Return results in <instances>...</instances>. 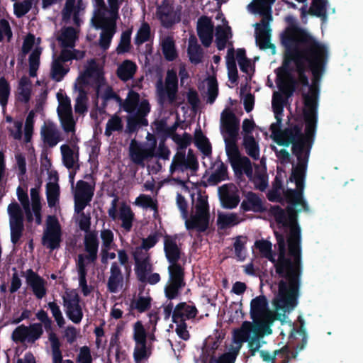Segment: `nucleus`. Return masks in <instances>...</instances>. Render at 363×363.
<instances>
[{
  "label": "nucleus",
  "mask_w": 363,
  "mask_h": 363,
  "mask_svg": "<svg viewBox=\"0 0 363 363\" xmlns=\"http://www.w3.org/2000/svg\"><path fill=\"white\" fill-rule=\"evenodd\" d=\"M199 164L196 157H195L193 151L189 150L188 154L186 156L184 152H177L172 160L170 166V171L173 173L175 171L184 172L186 169H190L193 172L197 170Z\"/></svg>",
  "instance_id": "26"
},
{
  "label": "nucleus",
  "mask_w": 363,
  "mask_h": 363,
  "mask_svg": "<svg viewBox=\"0 0 363 363\" xmlns=\"http://www.w3.org/2000/svg\"><path fill=\"white\" fill-rule=\"evenodd\" d=\"M79 82L96 86L97 95L104 100L117 98L113 89L105 82L102 67L94 60L87 62L84 72L79 77Z\"/></svg>",
  "instance_id": "5"
},
{
  "label": "nucleus",
  "mask_w": 363,
  "mask_h": 363,
  "mask_svg": "<svg viewBox=\"0 0 363 363\" xmlns=\"http://www.w3.org/2000/svg\"><path fill=\"white\" fill-rule=\"evenodd\" d=\"M43 334V325L35 323L28 326L21 325L16 328L11 333V339L16 343L34 344Z\"/></svg>",
  "instance_id": "18"
},
{
  "label": "nucleus",
  "mask_w": 363,
  "mask_h": 363,
  "mask_svg": "<svg viewBox=\"0 0 363 363\" xmlns=\"http://www.w3.org/2000/svg\"><path fill=\"white\" fill-rule=\"evenodd\" d=\"M164 313L166 318L171 315L174 323L184 322L187 319L194 318L197 314L196 308L185 302L178 303L173 309L172 303L164 307Z\"/></svg>",
  "instance_id": "24"
},
{
  "label": "nucleus",
  "mask_w": 363,
  "mask_h": 363,
  "mask_svg": "<svg viewBox=\"0 0 363 363\" xmlns=\"http://www.w3.org/2000/svg\"><path fill=\"white\" fill-rule=\"evenodd\" d=\"M234 55V49L229 48L226 56V65L229 79L233 82H235L238 79V70Z\"/></svg>",
  "instance_id": "54"
},
{
  "label": "nucleus",
  "mask_w": 363,
  "mask_h": 363,
  "mask_svg": "<svg viewBox=\"0 0 363 363\" xmlns=\"http://www.w3.org/2000/svg\"><path fill=\"white\" fill-rule=\"evenodd\" d=\"M168 272L169 279L164 286V294L172 300L178 296L179 291L185 286L184 272L180 265H169Z\"/></svg>",
  "instance_id": "19"
},
{
  "label": "nucleus",
  "mask_w": 363,
  "mask_h": 363,
  "mask_svg": "<svg viewBox=\"0 0 363 363\" xmlns=\"http://www.w3.org/2000/svg\"><path fill=\"white\" fill-rule=\"evenodd\" d=\"M241 208L246 211L259 212L264 210L262 199L255 193L248 191L244 194Z\"/></svg>",
  "instance_id": "38"
},
{
  "label": "nucleus",
  "mask_w": 363,
  "mask_h": 363,
  "mask_svg": "<svg viewBox=\"0 0 363 363\" xmlns=\"http://www.w3.org/2000/svg\"><path fill=\"white\" fill-rule=\"evenodd\" d=\"M102 32L100 35L99 44L104 50H107L111 44V40L116 32V28H101Z\"/></svg>",
  "instance_id": "57"
},
{
  "label": "nucleus",
  "mask_w": 363,
  "mask_h": 363,
  "mask_svg": "<svg viewBox=\"0 0 363 363\" xmlns=\"http://www.w3.org/2000/svg\"><path fill=\"white\" fill-rule=\"evenodd\" d=\"M184 220L188 230L203 232L208 228L210 213L206 196L198 194L196 199H193L190 216H187Z\"/></svg>",
  "instance_id": "9"
},
{
  "label": "nucleus",
  "mask_w": 363,
  "mask_h": 363,
  "mask_svg": "<svg viewBox=\"0 0 363 363\" xmlns=\"http://www.w3.org/2000/svg\"><path fill=\"white\" fill-rule=\"evenodd\" d=\"M240 221L241 219L235 213H220L218 217V223L222 228L235 225Z\"/></svg>",
  "instance_id": "58"
},
{
  "label": "nucleus",
  "mask_w": 363,
  "mask_h": 363,
  "mask_svg": "<svg viewBox=\"0 0 363 363\" xmlns=\"http://www.w3.org/2000/svg\"><path fill=\"white\" fill-rule=\"evenodd\" d=\"M107 6L104 0H94V15L91 22L96 28H116L118 18V0H108Z\"/></svg>",
  "instance_id": "10"
},
{
  "label": "nucleus",
  "mask_w": 363,
  "mask_h": 363,
  "mask_svg": "<svg viewBox=\"0 0 363 363\" xmlns=\"http://www.w3.org/2000/svg\"><path fill=\"white\" fill-rule=\"evenodd\" d=\"M86 84L79 83V78L74 85V88L77 91V96L75 99L74 111L76 113L84 114L88 110V96L84 86Z\"/></svg>",
  "instance_id": "39"
},
{
  "label": "nucleus",
  "mask_w": 363,
  "mask_h": 363,
  "mask_svg": "<svg viewBox=\"0 0 363 363\" xmlns=\"http://www.w3.org/2000/svg\"><path fill=\"white\" fill-rule=\"evenodd\" d=\"M213 28V23L210 18L203 16L198 19L196 26L197 33L205 47H208L212 43Z\"/></svg>",
  "instance_id": "31"
},
{
  "label": "nucleus",
  "mask_w": 363,
  "mask_h": 363,
  "mask_svg": "<svg viewBox=\"0 0 363 363\" xmlns=\"http://www.w3.org/2000/svg\"><path fill=\"white\" fill-rule=\"evenodd\" d=\"M195 143L197 147L205 156L211 155V145L208 139L201 133H198L195 135Z\"/></svg>",
  "instance_id": "61"
},
{
  "label": "nucleus",
  "mask_w": 363,
  "mask_h": 363,
  "mask_svg": "<svg viewBox=\"0 0 363 363\" xmlns=\"http://www.w3.org/2000/svg\"><path fill=\"white\" fill-rule=\"evenodd\" d=\"M151 301L152 298L150 296H139L131 302L130 306L133 309L143 313L149 310Z\"/></svg>",
  "instance_id": "62"
},
{
  "label": "nucleus",
  "mask_w": 363,
  "mask_h": 363,
  "mask_svg": "<svg viewBox=\"0 0 363 363\" xmlns=\"http://www.w3.org/2000/svg\"><path fill=\"white\" fill-rule=\"evenodd\" d=\"M68 72L69 67L65 65V62L57 57L53 58L51 65L50 76L54 80L60 82Z\"/></svg>",
  "instance_id": "47"
},
{
  "label": "nucleus",
  "mask_w": 363,
  "mask_h": 363,
  "mask_svg": "<svg viewBox=\"0 0 363 363\" xmlns=\"http://www.w3.org/2000/svg\"><path fill=\"white\" fill-rule=\"evenodd\" d=\"M26 280L33 294L38 299L43 298L47 294V281L32 269L26 272Z\"/></svg>",
  "instance_id": "29"
},
{
  "label": "nucleus",
  "mask_w": 363,
  "mask_h": 363,
  "mask_svg": "<svg viewBox=\"0 0 363 363\" xmlns=\"http://www.w3.org/2000/svg\"><path fill=\"white\" fill-rule=\"evenodd\" d=\"M164 250L166 257L170 265H179L177 262L182 255L177 238L171 236H165L164 240Z\"/></svg>",
  "instance_id": "34"
},
{
  "label": "nucleus",
  "mask_w": 363,
  "mask_h": 363,
  "mask_svg": "<svg viewBox=\"0 0 363 363\" xmlns=\"http://www.w3.org/2000/svg\"><path fill=\"white\" fill-rule=\"evenodd\" d=\"M249 325L250 323H242L240 328L235 329L233 331V340L232 344L228 349V352L225 353L230 354L232 357H234L235 359L240 352L242 344L245 342V340L246 339L245 330H247L248 328L247 327Z\"/></svg>",
  "instance_id": "35"
},
{
  "label": "nucleus",
  "mask_w": 363,
  "mask_h": 363,
  "mask_svg": "<svg viewBox=\"0 0 363 363\" xmlns=\"http://www.w3.org/2000/svg\"><path fill=\"white\" fill-rule=\"evenodd\" d=\"M219 195L224 207L233 208L240 202L238 189L233 184H225L219 188Z\"/></svg>",
  "instance_id": "32"
},
{
  "label": "nucleus",
  "mask_w": 363,
  "mask_h": 363,
  "mask_svg": "<svg viewBox=\"0 0 363 363\" xmlns=\"http://www.w3.org/2000/svg\"><path fill=\"white\" fill-rule=\"evenodd\" d=\"M249 11L253 13L262 16L261 23L255 25L257 44L261 49L265 50L271 48L272 45L270 43V30L269 28V23L272 21L271 9H268L267 7L264 6L261 9L251 8Z\"/></svg>",
  "instance_id": "16"
},
{
  "label": "nucleus",
  "mask_w": 363,
  "mask_h": 363,
  "mask_svg": "<svg viewBox=\"0 0 363 363\" xmlns=\"http://www.w3.org/2000/svg\"><path fill=\"white\" fill-rule=\"evenodd\" d=\"M94 187L91 184L79 181L77 183L74 192V210L80 213L91 201L93 196Z\"/></svg>",
  "instance_id": "27"
},
{
  "label": "nucleus",
  "mask_w": 363,
  "mask_h": 363,
  "mask_svg": "<svg viewBox=\"0 0 363 363\" xmlns=\"http://www.w3.org/2000/svg\"><path fill=\"white\" fill-rule=\"evenodd\" d=\"M227 178V167L221 162H215L213 172L208 179L209 182L216 184Z\"/></svg>",
  "instance_id": "48"
},
{
  "label": "nucleus",
  "mask_w": 363,
  "mask_h": 363,
  "mask_svg": "<svg viewBox=\"0 0 363 363\" xmlns=\"http://www.w3.org/2000/svg\"><path fill=\"white\" fill-rule=\"evenodd\" d=\"M130 35L131 33L129 30L124 31L121 34L119 44L116 48V52L118 54H123L130 51Z\"/></svg>",
  "instance_id": "63"
},
{
  "label": "nucleus",
  "mask_w": 363,
  "mask_h": 363,
  "mask_svg": "<svg viewBox=\"0 0 363 363\" xmlns=\"http://www.w3.org/2000/svg\"><path fill=\"white\" fill-rule=\"evenodd\" d=\"M298 282H296V288L294 293L295 303L293 308L288 311H284V314H279L277 310V306L274 304V301L279 296V293L276 295L273 299L272 304L274 308V311H270L268 308V302L267 298L263 296H259L252 299L250 303V315L255 322L253 323H261L269 325L277 319L281 321H284L286 319V313H289L297 305V297L298 296Z\"/></svg>",
  "instance_id": "4"
},
{
  "label": "nucleus",
  "mask_w": 363,
  "mask_h": 363,
  "mask_svg": "<svg viewBox=\"0 0 363 363\" xmlns=\"http://www.w3.org/2000/svg\"><path fill=\"white\" fill-rule=\"evenodd\" d=\"M218 94V87L217 81L213 77L207 79V101L213 104Z\"/></svg>",
  "instance_id": "64"
},
{
  "label": "nucleus",
  "mask_w": 363,
  "mask_h": 363,
  "mask_svg": "<svg viewBox=\"0 0 363 363\" xmlns=\"http://www.w3.org/2000/svg\"><path fill=\"white\" fill-rule=\"evenodd\" d=\"M40 136L43 143L49 147H53L62 140L61 133L55 123L45 122L40 129Z\"/></svg>",
  "instance_id": "30"
},
{
  "label": "nucleus",
  "mask_w": 363,
  "mask_h": 363,
  "mask_svg": "<svg viewBox=\"0 0 363 363\" xmlns=\"http://www.w3.org/2000/svg\"><path fill=\"white\" fill-rule=\"evenodd\" d=\"M32 84L27 77H23L20 81L18 88V98L23 102H28L31 96Z\"/></svg>",
  "instance_id": "51"
},
{
  "label": "nucleus",
  "mask_w": 363,
  "mask_h": 363,
  "mask_svg": "<svg viewBox=\"0 0 363 363\" xmlns=\"http://www.w3.org/2000/svg\"><path fill=\"white\" fill-rule=\"evenodd\" d=\"M60 151L63 164L67 168L74 169L78 167L79 150L77 147H71L69 145L64 144L61 145Z\"/></svg>",
  "instance_id": "37"
},
{
  "label": "nucleus",
  "mask_w": 363,
  "mask_h": 363,
  "mask_svg": "<svg viewBox=\"0 0 363 363\" xmlns=\"http://www.w3.org/2000/svg\"><path fill=\"white\" fill-rule=\"evenodd\" d=\"M188 55L192 63L198 64L201 62L203 52L194 36H191L189 39Z\"/></svg>",
  "instance_id": "46"
},
{
  "label": "nucleus",
  "mask_w": 363,
  "mask_h": 363,
  "mask_svg": "<svg viewBox=\"0 0 363 363\" xmlns=\"http://www.w3.org/2000/svg\"><path fill=\"white\" fill-rule=\"evenodd\" d=\"M157 16L164 27H170L179 21V16L174 10L172 6L164 2L157 8Z\"/></svg>",
  "instance_id": "33"
},
{
  "label": "nucleus",
  "mask_w": 363,
  "mask_h": 363,
  "mask_svg": "<svg viewBox=\"0 0 363 363\" xmlns=\"http://www.w3.org/2000/svg\"><path fill=\"white\" fill-rule=\"evenodd\" d=\"M61 226L58 219L55 216H48L42 238L43 245L50 250L57 248L61 242Z\"/></svg>",
  "instance_id": "22"
},
{
  "label": "nucleus",
  "mask_w": 363,
  "mask_h": 363,
  "mask_svg": "<svg viewBox=\"0 0 363 363\" xmlns=\"http://www.w3.org/2000/svg\"><path fill=\"white\" fill-rule=\"evenodd\" d=\"M63 306L68 318L75 324L81 322L83 311L79 305L78 294L74 291H67L62 296Z\"/></svg>",
  "instance_id": "25"
},
{
  "label": "nucleus",
  "mask_w": 363,
  "mask_h": 363,
  "mask_svg": "<svg viewBox=\"0 0 363 363\" xmlns=\"http://www.w3.org/2000/svg\"><path fill=\"white\" fill-rule=\"evenodd\" d=\"M305 173V165L303 163L298 164L293 169L291 179L294 180L296 185V190H287L286 197L289 203L287 207L286 213L289 211L293 212L296 218V213L301 211H307L308 208L304 203L302 197V190L303 188V177Z\"/></svg>",
  "instance_id": "11"
},
{
  "label": "nucleus",
  "mask_w": 363,
  "mask_h": 363,
  "mask_svg": "<svg viewBox=\"0 0 363 363\" xmlns=\"http://www.w3.org/2000/svg\"><path fill=\"white\" fill-rule=\"evenodd\" d=\"M123 128V124L121 118L117 115H113L108 120L106 129L105 135L110 136L114 131H121Z\"/></svg>",
  "instance_id": "60"
},
{
  "label": "nucleus",
  "mask_w": 363,
  "mask_h": 363,
  "mask_svg": "<svg viewBox=\"0 0 363 363\" xmlns=\"http://www.w3.org/2000/svg\"><path fill=\"white\" fill-rule=\"evenodd\" d=\"M101 240V249L116 248L115 235L113 232L108 228H103L99 234Z\"/></svg>",
  "instance_id": "55"
},
{
  "label": "nucleus",
  "mask_w": 363,
  "mask_h": 363,
  "mask_svg": "<svg viewBox=\"0 0 363 363\" xmlns=\"http://www.w3.org/2000/svg\"><path fill=\"white\" fill-rule=\"evenodd\" d=\"M146 140L145 143L140 144L133 139L129 145L130 160L142 167H144L145 163L155 157L157 147V140L153 134L148 133Z\"/></svg>",
  "instance_id": "13"
},
{
  "label": "nucleus",
  "mask_w": 363,
  "mask_h": 363,
  "mask_svg": "<svg viewBox=\"0 0 363 363\" xmlns=\"http://www.w3.org/2000/svg\"><path fill=\"white\" fill-rule=\"evenodd\" d=\"M244 323H250L247 330H245L246 339L245 342H247L248 347L252 352V354L259 351L262 346L260 338L264 335H269L272 333L270 325L253 323L250 321H245Z\"/></svg>",
  "instance_id": "21"
},
{
  "label": "nucleus",
  "mask_w": 363,
  "mask_h": 363,
  "mask_svg": "<svg viewBox=\"0 0 363 363\" xmlns=\"http://www.w3.org/2000/svg\"><path fill=\"white\" fill-rule=\"evenodd\" d=\"M328 11L329 13L333 14L335 12V9L329 7L328 0H319V18L321 21V30L323 34L324 33L325 25L327 23Z\"/></svg>",
  "instance_id": "59"
},
{
  "label": "nucleus",
  "mask_w": 363,
  "mask_h": 363,
  "mask_svg": "<svg viewBox=\"0 0 363 363\" xmlns=\"http://www.w3.org/2000/svg\"><path fill=\"white\" fill-rule=\"evenodd\" d=\"M177 76L174 70H168L164 85L162 80L157 83V93L161 104L178 106L177 99Z\"/></svg>",
  "instance_id": "15"
},
{
  "label": "nucleus",
  "mask_w": 363,
  "mask_h": 363,
  "mask_svg": "<svg viewBox=\"0 0 363 363\" xmlns=\"http://www.w3.org/2000/svg\"><path fill=\"white\" fill-rule=\"evenodd\" d=\"M242 145L246 153L254 160L259 158V147L255 137L244 138Z\"/></svg>",
  "instance_id": "52"
},
{
  "label": "nucleus",
  "mask_w": 363,
  "mask_h": 363,
  "mask_svg": "<svg viewBox=\"0 0 363 363\" xmlns=\"http://www.w3.org/2000/svg\"><path fill=\"white\" fill-rule=\"evenodd\" d=\"M119 218L122 220V227L129 231L132 227L134 214L129 206L121 203L119 208Z\"/></svg>",
  "instance_id": "49"
},
{
  "label": "nucleus",
  "mask_w": 363,
  "mask_h": 363,
  "mask_svg": "<svg viewBox=\"0 0 363 363\" xmlns=\"http://www.w3.org/2000/svg\"><path fill=\"white\" fill-rule=\"evenodd\" d=\"M57 99L59 104L57 112L61 127L65 133H71V138L73 140L76 132L77 120L73 116L71 101L62 94H57Z\"/></svg>",
  "instance_id": "17"
},
{
  "label": "nucleus",
  "mask_w": 363,
  "mask_h": 363,
  "mask_svg": "<svg viewBox=\"0 0 363 363\" xmlns=\"http://www.w3.org/2000/svg\"><path fill=\"white\" fill-rule=\"evenodd\" d=\"M84 247L87 253L84 256L79 255L78 256L77 262V271L79 274V284L82 289V291L84 296H87L91 292V287L86 284V272L85 269V260L89 262H93L96 259L99 242L97 235L94 232H88L84 236Z\"/></svg>",
  "instance_id": "8"
},
{
  "label": "nucleus",
  "mask_w": 363,
  "mask_h": 363,
  "mask_svg": "<svg viewBox=\"0 0 363 363\" xmlns=\"http://www.w3.org/2000/svg\"><path fill=\"white\" fill-rule=\"evenodd\" d=\"M11 240L16 244L20 240L24 230L23 212L17 203H11L8 206Z\"/></svg>",
  "instance_id": "23"
},
{
  "label": "nucleus",
  "mask_w": 363,
  "mask_h": 363,
  "mask_svg": "<svg viewBox=\"0 0 363 363\" xmlns=\"http://www.w3.org/2000/svg\"><path fill=\"white\" fill-rule=\"evenodd\" d=\"M329 60V48L325 44L319 42V84L325 74V67Z\"/></svg>",
  "instance_id": "53"
},
{
  "label": "nucleus",
  "mask_w": 363,
  "mask_h": 363,
  "mask_svg": "<svg viewBox=\"0 0 363 363\" xmlns=\"http://www.w3.org/2000/svg\"><path fill=\"white\" fill-rule=\"evenodd\" d=\"M231 37V29L225 21L216 28V43L218 50H223L228 45H230L229 40Z\"/></svg>",
  "instance_id": "41"
},
{
  "label": "nucleus",
  "mask_w": 363,
  "mask_h": 363,
  "mask_svg": "<svg viewBox=\"0 0 363 363\" xmlns=\"http://www.w3.org/2000/svg\"><path fill=\"white\" fill-rule=\"evenodd\" d=\"M124 279L120 267L116 262H113L110 269V276L107 282V287L110 292L118 293L123 289Z\"/></svg>",
  "instance_id": "36"
},
{
  "label": "nucleus",
  "mask_w": 363,
  "mask_h": 363,
  "mask_svg": "<svg viewBox=\"0 0 363 363\" xmlns=\"http://www.w3.org/2000/svg\"><path fill=\"white\" fill-rule=\"evenodd\" d=\"M135 203L136 205L140 206L143 208H150L152 209L154 211V217H157L158 211L157 200L153 199L150 196L141 194L136 199Z\"/></svg>",
  "instance_id": "56"
},
{
  "label": "nucleus",
  "mask_w": 363,
  "mask_h": 363,
  "mask_svg": "<svg viewBox=\"0 0 363 363\" xmlns=\"http://www.w3.org/2000/svg\"><path fill=\"white\" fill-rule=\"evenodd\" d=\"M272 212L277 222L286 228L288 247H286L283 235L277 233V258L272 253L270 242L259 240L255 242V247L261 256L274 264L276 272L286 278V280L280 281L279 296L274 301L277 310L279 314L283 315L284 311L291 309L295 303L294 293L296 282L299 281L301 263L300 228L293 212L286 213L278 206L273 207Z\"/></svg>",
  "instance_id": "1"
},
{
  "label": "nucleus",
  "mask_w": 363,
  "mask_h": 363,
  "mask_svg": "<svg viewBox=\"0 0 363 363\" xmlns=\"http://www.w3.org/2000/svg\"><path fill=\"white\" fill-rule=\"evenodd\" d=\"M124 111L133 113L137 108L136 112L127 119V129L134 132L140 125H147V121L145 117L150 111V106L147 100H143L139 104V94L135 92L128 94L123 104Z\"/></svg>",
  "instance_id": "6"
},
{
  "label": "nucleus",
  "mask_w": 363,
  "mask_h": 363,
  "mask_svg": "<svg viewBox=\"0 0 363 363\" xmlns=\"http://www.w3.org/2000/svg\"><path fill=\"white\" fill-rule=\"evenodd\" d=\"M80 11V2L75 6V0H67L65 8L62 11V18L65 22H69L71 18H73L74 23L77 26H79L80 19L79 18V12Z\"/></svg>",
  "instance_id": "44"
},
{
  "label": "nucleus",
  "mask_w": 363,
  "mask_h": 363,
  "mask_svg": "<svg viewBox=\"0 0 363 363\" xmlns=\"http://www.w3.org/2000/svg\"><path fill=\"white\" fill-rule=\"evenodd\" d=\"M48 340L50 342L52 363H74L70 359L63 360L62 353L60 350L61 342L56 333L51 332L48 334Z\"/></svg>",
  "instance_id": "42"
},
{
  "label": "nucleus",
  "mask_w": 363,
  "mask_h": 363,
  "mask_svg": "<svg viewBox=\"0 0 363 363\" xmlns=\"http://www.w3.org/2000/svg\"><path fill=\"white\" fill-rule=\"evenodd\" d=\"M135 263V273L139 279H143L147 273L152 271V264L150 262V255L142 248H136L133 252Z\"/></svg>",
  "instance_id": "28"
},
{
  "label": "nucleus",
  "mask_w": 363,
  "mask_h": 363,
  "mask_svg": "<svg viewBox=\"0 0 363 363\" xmlns=\"http://www.w3.org/2000/svg\"><path fill=\"white\" fill-rule=\"evenodd\" d=\"M289 38L305 47L302 58L307 64L316 79L318 76V47L315 40L305 30L293 28L288 31Z\"/></svg>",
  "instance_id": "7"
},
{
  "label": "nucleus",
  "mask_w": 363,
  "mask_h": 363,
  "mask_svg": "<svg viewBox=\"0 0 363 363\" xmlns=\"http://www.w3.org/2000/svg\"><path fill=\"white\" fill-rule=\"evenodd\" d=\"M228 149L230 155V160H228L233 170L236 173L242 174L244 172L254 183L256 189L264 191L268 185L265 168L256 166L253 170L250 160L245 156H242L240 151H238L235 146H231Z\"/></svg>",
  "instance_id": "3"
},
{
  "label": "nucleus",
  "mask_w": 363,
  "mask_h": 363,
  "mask_svg": "<svg viewBox=\"0 0 363 363\" xmlns=\"http://www.w3.org/2000/svg\"><path fill=\"white\" fill-rule=\"evenodd\" d=\"M240 130V120L230 108H225L220 113V130L224 137L225 152L228 159L230 160L228 148L235 146L238 151V146L236 139Z\"/></svg>",
  "instance_id": "12"
},
{
  "label": "nucleus",
  "mask_w": 363,
  "mask_h": 363,
  "mask_svg": "<svg viewBox=\"0 0 363 363\" xmlns=\"http://www.w3.org/2000/svg\"><path fill=\"white\" fill-rule=\"evenodd\" d=\"M163 54L167 60H173L177 57V51L175 49L174 42L172 37L164 36L160 42Z\"/></svg>",
  "instance_id": "50"
},
{
  "label": "nucleus",
  "mask_w": 363,
  "mask_h": 363,
  "mask_svg": "<svg viewBox=\"0 0 363 363\" xmlns=\"http://www.w3.org/2000/svg\"><path fill=\"white\" fill-rule=\"evenodd\" d=\"M78 29L72 27H65L60 30L57 39L60 45L64 48H74L78 38Z\"/></svg>",
  "instance_id": "40"
},
{
  "label": "nucleus",
  "mask_w": 363,
  "mask_h": 363,
  "mask_svg": "<svg viewBox=\"0 0 363 363\" xmlns=\"http://www.w3.org/2000/svg\"><path fill=\"white\" fill-rule=\"evenodd\" d=\"M47 199L50 207L55 206L58 201L60 187L57 184V177L55 175L51 181L47 184Z\"/></svg>",
  "instance_id": "45"
},
{
  "label": "nucleus",
  "mask_w": 363,
  "mask_h": 363,
  "mask_svg": "<svg viewBox=\"0 0 363 363\" xmlns=\"http://www.w3.org/2000/svg\"><path fill=\"white\" fill-rule=\"evenodd\" d=\"M150 330H147L140 320L133 325V339L135 342L133 358L136 363H141L147 360L152 353L151 342L155 341V332L157 323L156 313H150Z\"/></svg>",
  "instance_id": "2"
},
{
  "label": "nucleus",
  "mask_w": 363,
  "mask_h": 363,
  "mask_svg": "<svg viewBox=\"0 0 363 363\" xmlns=\"http://www.w3.org/2000/svg\"><path fill=\"white\" fill-rule=\"evenodd\" d=\"M39 38L35 39L33 35H28L24 39L22 45V52L26 55L30 52L29 55V74L30 77H35L40 65V56L43 48L40 45Z\"/></svg>",
  "instance_id": "20"
},
{
  "label": "nucleus",
  "mask_w": 363,
  "mask_h": 363,
  "mask_svg": "<svg viewBox=\"0 0 363 363\" xmlns=\"http://www.w3.org/2000/svg\"><path fill=\"white\" fill-rule=\"evenodd\" d=\"M137 69L138 67L134 62L125 60L118 65L116 74L120 79L126 82L134 77Z\"/></svg>",
  "instance_id": "43"
},
{
  "label": "nucleus",
  "mask_w": 363,
  "mask_h": 363,
  "mask_svg": "<svg viewBox=\"0 0 363 363\" xmlns=\"http://www.w3.org/2000/svg\"><path fill=\"white\" fill-rule=\"evenodd\" d=\"M317 91L314 84L304 96L303 119L307 140L314 136L316 125Z\"/></svg>",
  "instance_id": "14"
}]
</instances>
